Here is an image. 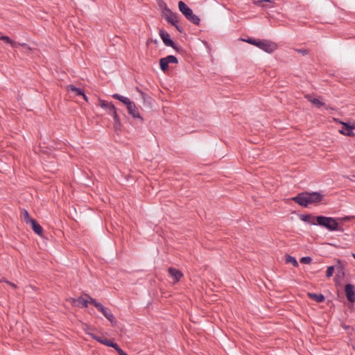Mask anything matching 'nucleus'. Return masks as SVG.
I'll use <instances>...</instances> for the list:
<instances>
[{"label":"nucleus","mask_w":355,"mask_h":355,"mask_svg":"<svg viewBox=\"0 0 355 355\" xmlns=\"http://www.w3.org/2000/svg\"><path fill=\"white\" fill-rule=\"evenodd\" d=\"M242 40L257 46L268 53H272L277 49V44L275 42L268 40H256L249 37Z\"/></svg>","instance_id":"1"},{"label":"nucleus","mask_w":355,"mask_h":355,"mask_svg":"<svg viewBox=\"0 0 355 355\" xmlns=\"http://www.w3.org/2000/svg\"><path fill=\"white\" fill-rule=\"evenodd\" d=\"M317 225L327 228L329 231H343V229L339 226V223L334 218L323 216H316Z\"/></svg>","instance_id":"2"},{"label":"nucleus","mask_w":355,"mask_h":355,"mask_svg":"<svg viewBox=\"0 0 355 355\" xmlns=\"http://www.w3.org/2000/svg\"><path fill=\"white\" fill-rule=\"evenodd\" d=\"M85 295L90 300V303L101 311L113 325L116 324L115 318L108 308L105 307L101 303L96 302L95 299L92 298L88 294H85Z\"/></svg>","instance_id":"3"},{"label":"nucleus","mask_w":355,"mask_h":355,"mask_svg":"<svg viewBox=\"0 0 355 355\" xmlns=\"http://www.w3.org/2000/svg\"><path fill=\"white\" fill-rule=\"evenodd\" d=\"M180 11L184 15L186 19L196 25H199L200 18L193 13V11L183 1L178 2Z\"/></svg>","instance_id":"4"},{"label":"nucleus","mask_w":355,"mask_h":355,"mask_svg":"<svg viewBox=\"0 0 355 355\" xmlns=\"http://www.w3.org/2000/svg\"><path fill=\"white\" fill-rule=\"evenodd\" d=\"M163 16L168 23L171 25H175V22L178 20V14L172 12L171 9H169L166 3H164V7L162 9Z\"/></svg>","instance_id":"5"},{"label":"nucleus","mask_w":355,"mask_h":355,"mask_svg":"<svg viewBox=\"0 0 355 355\" xmlns=\"http://www.w3.org/2000/svg\"><path fill=\"white\" fill-rule=\"evenodd\" d=\"M159 36L160 37L162 38L164 44L166 46H171L172 47L173 49L178 51V46L177 45L175 44V43L171 39V37H170V35L166 32L164 30H159Z\"/></svg>","instance_id":"6"},{"label":"nucleus","mask_w":355,"mask_h":355,"mask_svg":"<svg viewBox=\"0 0 355 355\" xmlns=\"http://www.w3.org/2000/svg\"><path fill=\"white\" fill-rule=\"evenodd\" d=\"M292 200L295 202L304 207H306L309 204L306 192L298 193L296 196L292 198Z\"/></svg>","instance_id":"7"},{"label":"nucleus","mask_w":355,"mask_h":355,"mask_svg":"<svg viewBox=\"0 0 355 355\" xmlns=\"http://www.w3.org/2000/svg\"><path fill=\"white\" fill-rule=\"evenodd\" d=\"M98 105L101 107L105 109L110 115H112L116 112L115 106L110 102L98 99Z\"/></svg>","instance_id":"8"},{"label":"nucleus","mask_w":355,"mask_h":355,"mask_svg":"<svg viewBox=\"0 0 355 355\" xmlns=\"http://www.w3.org/2000/svg\"><path fill=\"white\" fill-rule=\"evenodd\" d=\"M85 294V293H84L83 295L85 297V298L83 297L82 296L78 298H71V302L72 304L76 306L87 308L88 306V303H90V300L87 298Z\"/></svg>","instance_id":"9"},{"label":"nucleus","mask_w":355,"mask_h":355,"mask_svg":"<svg viewBox=\"0 0 355 355\" xmlns=\"http://www.w3.org/2000/svg\"><path fill=\"white\" fill-rule=\"evenodd\" d=\"M345 293L347 300L350 302H355V287L354 285L347 284L345 286Z\"/></svg>","instance_id":"10"},{"label":"nucleus","mask_w":355,"mask_h":355,"mask_svg":"<svg viewBox=\"0 0 355 355\" xmlns=\"http://www.w3.org/2000/svg\"><path fill=\"white\" fill-rule=\"evenodd\" d=\"M306 193L308 197L309 204L320 202L324 198V196L319 192H306Z\"/></svg>","instance_id":"11"},{"label":"nucleus","mask_w":355,"mask_h":355,"mask_svg":"<svg viewBox=\"0 0 355 355\" xmlns=\"http://www.w3.org/2000/svg\"><path fill=\"white\" fill-rule=\"evenodd\" d=\"M94 340L98 341V343L103 344L106 346L111 347L114 348V346L116 344V343H114L112 340H109L106 338H101L99 336H97L96 335L94 334L89 333L88 334Z\"/></svg>","instance_id":"12"},{"label":"nucleus","mask_w":355,"mask_h":355,"mask_svg":"<svg viewBox=\"0 0 355 355\" xmlns=\"http://www.w3.org/2000/svg\"><path fill=\"white\" fill-rule=\"evenodd\" d=\"M343 126L341 130H340V132L343 135L352 137L354 136V134L353 132V130L355 128V125H349L347 123L342 122L341 123Z\"/></svg>","instance_id":"13"},{"label":"nucleus","mask_w":355,"mask_h":355,"mask_svg":"<svg viewBox=\"0 0 355 355\" xmlns=\"http://www.w3.org/2000/svg\"><path fill=\"white\" fill-rule=\"evenodd\" d=\"M127 109L128 111V113L133 117V118H138L142 119L141 116H140V114L139 112V110L134 102L131 101L128 105Z\"/></svg>","instance_id":"14"},{"label":"nucleus","mask_w":355,"mask_h":355,"mask_svg":"<svg viewBox=\"0 0 355 355\" xmlns=\"http://www.w3.org/2000/svg\"><path fill=\"white\" fill-rule=\"evenodd\" d=\"M168 272L171 277L173 279L174 283L178 282L183 277V273L180 270L172 267L168 269Z\"/></svg>","instance_id":"15"},{"label":"nucleus","mask_w":355,"mask_h":355,"mask_svg":"<svg viewBox=\"0 0 355 355\" xmlns=\"http://www.w3.org/2000/svg\"><path fill=\"white\" fill-rule=\"evenodd\" d=\"M111 116H112L113 119H114L113 126H114V129L115 132H120L121 130L122 124L121 123L120 118L117 114V112H116Z\"/></svg>","instance_id":"16"},{"label":"nucleus","mask_w":355,"mask_h":355,"mask_svg":"<svg viewBox=\"0 0 355 355\" xmlns=\"http://www.w3.org/2000/svg\"><path fill=\"white\" fill-rule=\"evenodd\" d=\"M254 3L261 8H272L274 3L271 0H259L254 1Z\"/></svg>","instance_id":"17"},{"label":"nucleus","mask_w":355,"mask_h":355,"mask_svg":"<svg viewBox=\"0 0 355 355\" xmlns=\"http://www.w3.org/2000/svg\"><path fill=\"white\" fill-rule=\"evenodd\" d=\"M31 225L33 230L38 235L42 236L43 232V228L42 226L37 223V221L33 219L31 222L28 223Z\"/></svg>","instance_id":"18"},{"label":"nucleus","mask_w":355,"mask_h":355,"mask_svg":"<svg viewBox=\"0 0 355 355\" xmlns=\"http://www.w3.org/2000/svg\"><path fill=\"white\" fill-rule=\"evenodd\" d=\"M304 98L309 102H311L312 104L315 105L317 107H320L324 105V103L320 101L318 98H312V96L310 94H306L304 96Z\"/></svg>","instance_id":"19"},{"label":"nucleus","mask_w":355,"mask_h":355,"mask_svg":"<svg viewBox=\"0 0 355 355\" xmlns=\"http://www.w3.org/2000/svg\"><path fill=\"white\" fill-rule=\"evenodd\" d=\"M336 263V268L337 270V275L343 277L345 275V264L340 259H337Z\"/></svg>","instance_id":"20"},{"label":"nucleus","mask_w":355,"mask_h":355,"mask_svg":"<svg viewBox=\"0 0 355 355\" xmlns=\"http://www.w3.org/2000/svg\"><path fill=\"white\" fill-rule=\"evenodd\" d=\"M301 219L304 222H306L311 225H317L316 216H312L311 214L302 215L301 216Z\"/></svg>","instance_id":"21"},{"label":"nucleus","mask_w":355,"mask_h":355,"mask_svg":"<svg viewBox=\"0 0 355 355\" xmlns=\"http://www.w3.org/2000/svg\"><path fill=\"white\" fill-rule=\"evenodd\" d=\"M307 295L311 299L315 300L317 302H322L324 301L325 299L324 296L321 293L317 294L313 293H308Z\"/></svg>","instance_id":"22"},{"label":"nucleus","mask_w":355,"mask_h":355,"mask_svg":"<svg viewBox=\"0 0 355 355\" xmlns=\"http://www.w3.org/2000/svg\"><path fill=\"white\" fill-rule=\"evenodd\" d=\"M67 90L68 92H73L75 93L76 96H81V94H83V90L76 87L73 85H69L67 86Z\"/></svg>","instance_id":"23"},{"label":"nucleus","mask_w":355,"mask_h":355,"mask_svg":"<svg viewBox=\"0 0 355 355\" xmlns=\"http://www.w3.org/2000/svg\"><path fill=\"white\" fill-rule=\"evenodd\" d=\"M0 40H3L6 43L10 44L12 48H17L18 46V42L11 40L8 36H0Z\"/></svg>","instance_id":"24"},{"label":"nucleus","mask_w":355,"mask_h":355,"mask_svg":"<svg viewBox=\"0 0 355 355\" xmlns=\"http://www.w3.org/2000/svg\"><path fill=\"white\" fill-rule=\"evenodd\" d=\"M112 96V98L120 101L121 102H122L123 103L126 105V106L131 102V101L129 98H128L125 96H121L118 94H114Z\"/></svg>","instance_id":"25"},{"label":"nucleus","mask_w":355,"mask_h":355,"mask_svg":"<svg viewBox=\"0 0 355 355\" xmlns=\"http://www.w3.org/2000/svg\"><path fill=\"white\" fill-rule=\"evenodd\" d=\"M285 261L287 263H292L293 266L297 267L298 263L296 259L291 255L286 254L285 256Z\"/></svg>","instance_id":"26"},{"label":"nucleus","mask_w":355,"mask_h":355,"mask_svg":"<svg viewBox=\"0 0 355 355\" xmlns=\"http://www.w3.org/2000/svg\"><path fill=\"white\" fill-rule=\"evenodd\" d=\"M159 65L163 71H166L168 69V62L165 58L159 60Z\"/></svg>","instance_id":"27"},{"label":"nucleus","mask_w":355,"mask_h":355,"mask_svg":"<svg viewBox=\"0 0 355 355\" xmlns=\"http://www.w3.org/2000/svg\"><path fill=\"white\" fill-rule=\"evenodd\" d=\"M22 214L24 217V220L26 222V224H28L30 222H31L33 219L30 216L28 212L26 209H23Z\"/></svg>","instance_id":"28"},{"label":"nucleus","mask_w":355,"mask_h":355,"mask_svg":"<svg viewBox=\"0 0 355 355\" xmlns=\"http://www.w3.org/2000/svg\"><path fill=\"white\" fill-rule=\"evenodd\" d=\"M165 58L168 61V64L169 63L177 64L178 62V58L174 55H168V56L165 57Z\"/></svg>","instance_id":"29"},{"label":"nucleus","mask_w":355,"mask_h":355,"mask_svg":"<svg viewBox=\"0 0 355 355\" xmlns=\"http://www.w3.org/2000/svg\"><path fill=\"white\" fill-rule=\"evenodd\" d=\"M334 270H335V267L334 266H328L327 272H326L327 277V278L331 277L333 275V273H334Z\"/></svg>","instance_id":"30"},{"label":"nucleus","mask_w":355,"mask_h":355,"mask_svg":"<svg viewBox=\"0 0 355 355\" xmlns=\"http://www.w3.org/2000/svg\"><path fill=\"white\" fill-rule=\"evenodd\" d=\"M294 51L299 53L302 54L303 55H306L309 53V49H295Z\"/></svg>","instance_id":"31"},{"label":"nucleus","mask_w":355,"mask_h":355,"mask_svg":"<svg viewBox=\"0 0 355 355\" xmlns=\"http://www.w3.org/2000/svg\"><path fill=\"white\" fill-rule=\"evenodd\" d=\"M20 46L21 47H23L26 52H31L33 49L31 47H30L26 43H19L18 42V46Z\"/></svg>","instance_id":"32"},{"label":"nucleus","mask_w":355,"mask_h":355,"mask_svg":"<svg viewBox=\"0 0 355 355\" xmlns=\"http://www.w3.org/2000/svg\"><path fill=\"white\" fill-rule=\"evenodd\" d=\"M302 263L309 264L311 262V258L310 257H304L300 259Z\"/></svg>","instance_id":"33"},{"label":"nucleus","mask_w":355,"mask_h":355,"mask_svg":"<svg viewBox=\"0 0 355 355\" xmlns=\"http://www.w3.org/2000/svg\"><path fill=\"white\" fill-rule=\"evenodd\" d=\"M114 349L118 352L119 355H124L126 354L122 349L120 348L118 344H116L115 346H114Z\"/></svg>","instance_id":"34"},{"label":"nucleus","mask_w":355,"mask_h":355,"mask_svg":"<svg viewBox=\"0 0 355 355\" xmlns=\"http://www.w3.org/2000/svg\"><path fill=\"white\" fill-rule=\"evenodd\" d=\"M173 26L175 27V28L180 32V33H182V28H181L179 25H178V19L176 20V21L175 22V25H173Z\"/></svg>","instance_id":"35"},{"label":"nucleus","mask_w":355,"mask_h":355,"mask_svg":"<svg viewBox=\"0 0 355 355\" xmlns=\"http://www.w3.org/2000/svg\"><path fill=\"white\" fill-rule=\"evenodd\" d=\"M350 217L349 216H346V217H344V218H336L337 221H348L350 220Z\"/></svg>","instance_id":"36"},{"label":"nucleus","mask_w":355,"mask_h":355,"mask_svg":"<svg viewBox=\"0 0 355 355\" xmlns=\"http://www.w3.org/2000/svg\"><path fill=\"white\" fill-rule=\"evenodd\" d=\"M3 282L7 283L8 285H10V286H12L14 288H16L17 287L15 284H14V283H12L11 282H9L8 280H7L6 279H5V281H3Z\"/></svg>","instance_id":"37"},{"label":"nucleus","mask_w":355,"mask_h":355,"mask_svg":"<svg viewBox=\"0 0 355 355\" xmlns=\"http://www.w3.org/2000/svg\"><path fill=\"white\" fill-rule=\"evenodd\" d=\"M81 96L83 97L84 100L85 101H88V98H87V96L85 94V93L83 92V94H81Z\"/></svg>","instance_id":"38"},{"label":"nucleus","mask_w":355,"mask_h":355,"mask_svg":"<svg viewBox=\"0 0 355 355\" xmlns=\"http://www.w3.org/2000/svg\"><path fill=\"white\" fill-rule=\"evenodd\" d=\"M3 281H5V278L0 279V282H3Z\"/></svg>","instance_id":"39"},{"label":"nucleus","mask_w":355,"mask_h":355,"mask_svg":"<svg viewBox=\"0 0 355 355\" xmlns=\"http://www.w3.org/2000/svg\"><path fill=\"white\" fill-rule=\"evenodd\" d=\"M352 257L355 259V254H352Z\"/></svg>","instance_id":"40"},{"label":"nucleus","mask_w":355,"mask_h":355,"mask_svg":"<svg viewBox=\"0 0 355 355\" xmlns=\"http://www.w3.org/2000/svg\"><path fill=\"white\" fill-rule=\"evenodd\" d=\"M141 93L144 95V96H145V93H143V92H141Z\"/></svg>","instance_id":"41"}]
</instances>
